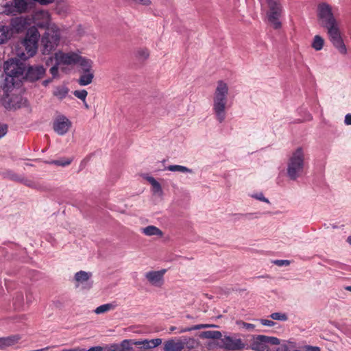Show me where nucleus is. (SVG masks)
Wrapping results in <instances>:
<instances>
[{
	"label": "nucleus",
	"mask_w": 351,
	"mask_h": 351,
	"mask_svg": "<svg viewBox=\"0 0 351 351\" xmlns=\"http://www.w3.org/2000/svg\"><path fill=\"white\" fill-rule=\"evenodd\" d=\"M164 170L170 171L172 172H180L183 173H193L194 171L193 169H189L185 166L179 165H171L167 167H165Z\"/></svg>",
	"instance_id": "26"
},
{
	"label": "nucleus",
	"mask_w": 351,
	"mask_h": 351,
	"mask_svg": "<svg viewBox=\"0 0 351 351\" xmlns=\"http://www.w3.org/2000/svg\"><path fill=\"white\" fill-rule=\"evenodd\" d=\"M192 329H191V327H188V328H182L180 330V332H189V331H191Z\"/></svg>",
	"instance_id": "55"
},
{
	"label": "nucleus",
	"mask_w": 351,
	"mask_h": 351,
	"mask_svg": "<svg viewBox=\"0 0 351 351\" xmlns=\"http://www.w3.org/2000/svg\"><path fill=\"white\" fill-rule=\"evenodd\" d=\"M162 343V339L160 338L153 339L134 340L125 339L120 343H114L110 345V351H132V346H141L144 348H154Z\"/></svg>",
	"instance_id": "8"
},
{
	"label": "nucleus",
	"mask_w": 351,
	"mask_h": 351,
	"mask_svg": "<svg viewBox=\"0 0 351 351\" xmlns=\"http://www.w3.org/2000/svg\"><path fill=\"white\" fill-rule=\"evenodd\" d=\"M21 339V336L19 335H10L6 337L0 338V348H5L6 347L12 346L17 343Z\"/></svg>",
	"instance_id": "21"
},
{
	"label": "nucleus",
	"mask_w": 351,
	"mask_h": 351,
	"mask_svg": "<svg viewBox=\"0 0 351 351\" xmlns=\"http://www.w3.org/2000/svg\"><path fill=\"white\" fill-rule=\"evenodd\" d=\"M68 88L64 86H57L53 90V95L60 98H64L68 94Z\"/></svg>",
	"instance_id": "30"
},
{
	"label": "nucleus",
	"mask_w": 351,
	"mask_h": 351,
	"mask_svg": "<svg viewBox=\"0 0 351 351\" xmlns=\"http://www.w3.org/2000/svg\"><path fill=\"white\" fill-rule=\"evenodd\" d=\"M40 34L36 27L33 26L27 29L25 37L21 42L22 47L25 52L18 53V56L22 60H26L32 57L36 52Z\"/></svg>",
	"instance_id": "7"
},
{
	"label": "nucleus",
	"mask_w": 351,
	"mask_h": 351,
	"mask_svg": "<svg viewBox=\"0 0 351 351\" xmlns=\"http://www.w3.org/2000/svg\"><path fill=\"white\" fill-rule=\"evenodd\" d=\"M71 127V121L64 115L59 114L53 121V129L60 136L66 134Z\"/></svg>",
	"instance_id": "12"
},
{
	"label": "nucleus",
	"mask_w": 351,
	"mask_h": 351,
	"mask_svg": "<svg viewBox=\"0 0 351 351\" xmlns=\"http://www.w3.org/2000/svg\"><path fill=\"white\" fill-rule=\"evenodd\" d=\"M117 304L115 303H107L97 307L94 310V312L96 314L99 315L114 310Z\"/></svg>",
	"instance_id": "29"
},
{
	"label": "nucleus",
	"mask_w": 351,
	"mask_h": 351,
	"mask_svg": "<svg viewBox=\"0 0 351 351\" xmlns=\"http://www.w3.org/2000/svg\"><path fill=\"white\" fill-rule=\"evenodd\" d=\"M149 56V52L147 49L142 48L136 51V56L141 60H146Z\"/></svg>",
	"instance_id": "32"
},
{
	"label": "nucleus",
	"mask_w": 351,
	"mask_h": 351,
	"mask_svg": "<svg viewBox=\"0 0 351 351\" xmlns=\"http://www.w3.org/2000/svg\"><path fill=\"white\" fill-rule=\"evenodd\" d=\"M228 92V84L222 80L218 81L213 97V110H225Z\"/></svg>",
	"instance_id": "11"
},
{
	"label": "nucleus",
	"mask_w": 351,
	"mask_h": 351,
	"mask_svg": "<svg viewBox=\"0 0 351 351\" xmlns=\"http://www.w3.org/2000/svg\"><path fill=\"white\" fill-rule=\"evenodd\" d=\"M332 228H337V226H335V225H332Z\"/></svg>",
	"instance_id": "61"
},
{
	"label": "nucleus",
	"mask_w": 351,
	"mask_h": 351,
	"mask_svg": "<svg viewBox=\"0 0 351 351\" xmlns=\"http://www.w3.org/2000/svg\"><path fill=\"white\" fill-rule=\"evenodd\" d=\"M23 300V296L22 294H19L16 297L14 305L16 306V308H19L21 307Z\"/></svg>",
	"instance_id": "47"
},
{
	"label": "nucleus",
	"mask_w": 351,
	"mask_h": 351,
	"mask_svg": "<svg viewBox=\"0 0 351 351\" xmlns=\"http://www.w3.org/2000/svg\"><path fill=\"white\" fill-rule=\"evenodd\" d=\"M60 64H57L56 62L55 65H53L49 70L50 73L52 75L53 77H56L58 75V66Z\"/></svg>",
	"instance_id": "45"
},
{
	"label": "nucleus",
	"mask_w": 351,
	"mask_h": 351,
	"mask_svg": "<svg viewBox=\"0 0 351 351\" xmlns=\"http://www.w3.org/2000/svg\"><path fill=\"white\" fill-rule=\"evenodd\" d=\"M182 344L180 338L171 339L166 341L164 343V351H182Z\"/></svg>",
	"instance_id": "20"
},
{
	"label": "nucleus",
	"mask_w": 351,
	"mask_h": 351,
	"mask_svg": "<svg viewBox=\"0 0 351 351\" xmlns=\"http://www.w3.org/2000/svg\"><path fill=\"white\" fill-rule=\"evenodd\" d=\"M174 329H175V328H174V327H171V330H173Z\"/></svg>",
	"instance_id": "60"
},
{
	"label": "nucleus",
	"mask_w": 351,
	"mask_h": 351,
	"mask_svg": "<svg viewBox=\"0 0 351 351\" xmlns=\"http://www.w3.org/2000/svg\"><path fill=\"white\" fill-rule=\"evenodd\" d=\"M237 324L241 328H242L243 329H245L247 331H252L255 328V326L254 324H250V323H246V322H244L242 321L237 322Z\"/></svg>",
	"instance_id": "35"
},
{
	"label": "nucleus",
	"mask_w": 351,
	"mask_h": 351,
	"mask_svg": "<svg viewBox=\"0 0 351 351\" xmlns=\"http://www.w3.org/2000/svg\"><path fill=\"white\" fill-rule=\"evenodd\" d=\"M31 19L32 23H33L38 27L46 29L41 38L42 51L44 54L50 53L55 50L60 41L59 28L50 22V15L45 10L35 12Z\"/></svg>",
	"instance_id": "3"
},
{
	"label": "nucleus",
	"mask_w": 351,
	"mask_h": 351,
	"mask_svg": "<svg viewBox=\"0 0 351 351\" xmlns=\"http://www.w3.org/2000/svg\"><path fill=\"white\" fill-rule=\"evenodd\" d=\"M94 77L93 71L91 72H82L77 82L81 86H86L90 84Z\"/></svg>",
	"instance_id": "25"
},
{
	"label": "nucleus",
	"mask_w": 351,
	"mask_h": 351,
	"mask_svg": "<svg viewBox=\"0 0 351 351\" xmlns=\"http://www.w3.org/2000/svg\"><path fill=\"white\" fill-rule=\"evenodd\" d=\"M133 3L148 6L152 2L150 0H130Z\"/></svg>",
	"instance_id": "43"
},
{
	"label": "nucleus",
	"mask_w": 351,
	"mask_h": 351,
	"mask_svg": "<svg viewBox=\"0 0 351 351\" xmlns=\"http://www.w3.org/2000/svg\"><path fill=\"white\" fill-rule=\"evenodd\" d=\"M180 341L182 344V350L190 351L198 346V341L193 337L183 336L180 337Z\"/></svg>",
	"instance_id": "22"
},
{
	"label": "nucleus",
	"mask_w": 351,
	"mask_h": 351,
	"mask_svg": "<svg viewBox=\"0 0 351 351\" xmlns=\"http://www.w3.org/2000/svg\"><path fill=\"white\" fill-rule=\"evenodd\" d=\"M324 43V39L320 36L316 35L313 38L312 47L316 51H319L323 48Z\"/></svg>",
	"instance_id": "31"
},
{
	"label": "nucleus",
	"mask_w": 351,
	"mask_h": 351,
	"mask_svg": "<svg viewBox=\"0 0 351 351\" xmlns=\"http://www.w3.org/2000/svg\"><path fill=\"white\" fill-rule=\"evenodd\" d=\"M250 196L254 199H257V200H259V201H261V202H265L267 204H270L269 200L264 196V195L262 192L253 193V194L250 195Z\"/></svg>",
	"instance_id": "34"
},
{
	"label": "nucleus",
	"mask_w": 351,
	"mask_h": 351,
	"mask_svg": "<svg viewBox=\"0 0 351 351\" xmlns=\"http://www.w3.org/2000/svg\"><path fill=\"white\" fill-rule=\"evenodd\" d=\"M144 178L152 185L154 194L161 195L162 190L160 184L152 176H145Z\"/></svg>",
	"instance_id": "24"
},
{
	"label": "nucleus",
	"mask_w": 351,
	"mask_h": 351,
	"mask_svg": "<svg viewBox=\"0 0 351 351\" xmlns=\"http://www.w3.org/2000/svg\"><path fill=\"white\" fill-rule=\"evenodd\" d=\"M141 232L146 236H162V232L154 226H148L141 228Z\"/></svg>",
	"instance_id": "27"
},
{
	"label": "nucleus",
	"mask_w": 351,
	"mask_h": 351,
	"mask_svg": "<svg viewBox=\"0 0 351 351\" xmlns=\"http://www.w3.org/2000/svg\"><path fill=\"white\" fill-rule=\"evenodd\" d=\"M31 24L32 19L30 18L19 16L11 19L10 27L14 34L23 32Z\"/></svg>",
	"instance_id": "17"
},
{
	"label": "nucleus",
	"mask_w": 351,
	"mask_h": 351,
	"mask_svg": "<svg viewBox=\"0 0 351 351\" xmlns=\"http://www.w3.org/2000/svg\"><path fill=\"white\" fill-rule=\"evenodd\" d=\"M273 263L279 267L288 266L290 264V261L288 260H275Z\"/></svg>",
	"instance_id": "44"
},
{
	"label": "nucleus",
	"mask_w": 351,
	"mask_h": 351,
	"mask_svg": "<svg viewBox=\"0 0 351 351\" xmlns=\"http://www.w3.org/2000/svg\"><path fill=\"white\" fill-rule=\"evenodd\" d=\"M325 262L332 267L335 266V265H338V269H343L345 267L344 264L334 260L326 259Z\"/></svg>",
	"instance_id": "42"
},
{
	"label": "nucleus",
	"mask_w": 351,
	"mask_h": 351,
	"mask_svg": "<svg viewBox=\"0 0 351 351\" xmlns=\"http://www.w3.org/2000/svg\"><path fill=\"white\" fill-rule=\"evenodd\" d=\"M32 1L38 2L42 5H47L53 3L54 0H32Z\"/></svg>",
	"instance_id": "52"
},
{
	"label": "nucleus",
	"mask_w": 351,
	"mask_h": 351,
	"mask_svg": "<svg viewBox=\"0 0 351 351\" xmlns=\"http://www.w3.org/2000/svg\"><path fill=\"white\" fill-rule=\"evenodd\" d=\"M344 123L346 125H351V113H348L345 116Z\"/></svg>",
	"instance_id": "51"
},
{
	"label": "nucleus",
	"mask_w": 351,
	"mask_h": 351,
	"mask_svg": "<svg viewBox=\"0 0 351 351\" xmlns=\"http://www.w3.org/2000/svg\"><path fill=\"white\" fill-rule=\"evenodd\" d=\"M317 16L322 27L326 29L328 39L332 46L341 54H346L347 48L342 38L339 23L334 16L332 8L326 3H319L317 7Z\"/></svg>",
	"instance_id": "1"
},
{
	"label": "nucleus",
	"mask_w": 351,
	"mask_h": 351,
	"mask_svg": "<svg viewBox=\"0 0 351 351\" xmlns=\"http://www.w3.org/2000/svg\"><path fill=\"white\" fill-rule=\"evenodd\" d=\"M208 326H209L206 325V324H197V325H195V326L191 327V329H192V330H199L201 328H206Z\"/></svg>",
	"instance_id": "53"
},
{
	"label": "nucleus",
	"mask_w": 351,
	"mask_h": 351,
	"mask_svg": "<svg viewBox=\"0 0 351 351\" xmlns=\"http://www.w3.org/2000/svg\"><path fill=\"white\" fill-rule=\"evenodd\" d=\"M4 72L5 74V86L8 88L14 86L19 78L23 75L25 69L22 63L17 59L11 58L4 63Z\"/></svg>",
	"instance_id": "6"
},
{
	"label": "nucleus",
	"mask_w": 351,
	"mask_h": 351,
	"mask_svg": "<svg viewBox=\"0 0 351 351\" xmlns=\"http://www.w3.org/2000/svg\"><path fill=\"white\" fill-rule=\"evenodd\" d=\"M259 213H249L245 214L240 215L243 218L245 219H253L259 217Z\"/></svg>",
	"instance_id": "40"
},
{
	"label": "nucleus",
	"mask_w": 351,
	"mask_h": 351,
	"mask_svg": "<svg viewBox=\"0 0 351 351\" xmlns=\"http://www.w3.org/2000/svg\"><path fill=\"white\" fill-rule=\"evenodd\" d=\"M312 119V116L310 114H306L305 117L303 119H298L297 122H303L306 121H310Z\"/></svg>",
	"instance_id": "54"
},
{
	"label": "nucleus",
	"mask_w": 351,
	"mask_h": 351,
	"mask_svg": "<svg viewBox=\"0 0 351 351\" xmlns=\"http://www.w3.org/2000/svg\"><path fill=\"white\" fill-rule=\"evenodd\" d=\"M333 267H335L336 269H338V265H335V266Z\"/></svg>",
	"instance_id": "59"
},
{
	"label": "nucleus",
	"mask_w": 351,
	"mask_h": 351,
	"mask_svg": "<svg viewBox=\"0 0 351 351\" xmlns=\"http://www.w3.org/2000/svg\"><path fill=\"white\" fill-rule=\"evenodd\" d=\"M270 317L274 320L279 321H287L288 319V317L285 313L278 312L271 313Z\"/></svg>",
	"instance_id": "33"
},
{
	"label": "nucleus",
	"mask_w": 351,
	"mask_h": 351,
	"mask_svg": "<svg viewBox=\"0 0 351 351\" xmlns=\"http://www.w3.org/2000/svg\"><path fill=\"white\" fill-rule=\"evenodd\" d=\"M165 272V269L152 271L147 272L145 277L152 285L160 287L163 284V276Z\"/></svg>",
	"instance_id": "19"
},
{
	"label": "nucleus",
	"mask_w": 351,
	"mask_h": 351,
	"mask_svg": "<svg viewBox=\"0 0 351 351\" xmlns=\"http://www.w3.org/2000/svg\"><path fill=\"white\" fill-rule=\"evenodd\" d=\"M260 322L261 323L262 325L266 326H273L275 325V322L269 319H260Z\"/></svg>",
	"instance_id": "48"
},
{
	"label": "nucleus",
	"mask_w": 351,
	"mask_h": 351,
	"mask_svg": "<svg viewBox=\"0 0 351 351\" xmlns=\"http://www.w3.org/2000/svg\"><path fill=\"white\" fill-rule=\"evenodd\" d=\"M226 111H215V117L219 121V122L221 123L224 121L226 117Z\"/></svg>",
	"instance_id": "39"
},
{
	"label": "nucleus",
	"mask_w": 351,
	"mask_h": 351,
	"mask_svg": "<svg viewBox=\"0 0 351 351\" xmlns=\"http://www.w3.org/2000/svg\"><path fill=\"white\" fill-rule=\"evenodd\" d=\"M22 181H21V182H23L25 185L30 187V188H32V189H40V186L38 184L34 182V181L32 180H27V179H25V178H22Z\"/></svg>",
	"instance_id": "36"
},
{
	"label": "nucleus",
	"mask_w": 351,
	"mask_h": 351,
	"mask_svg": "<svg viewBox=\"0 0 351 351\" xmlns=\"http://www.w3.org/2000/svg\"><path fill=\"white\" fill-rule=\"evenodd\" d=\"M276 351H289V348L287 344H280L276 349Z\"/></svg>",
	"instance_id": "49"
},
{
	"label": "nucleus",
	"mask_w": 351,
	"mask_h": 351,
	"mask_svg": "<svg viewBox=\"0 0 351 351\" xmlns=\"http://www.w3.org/2000/svg\"><path fill=\"white\" fill-rule=\"evenodd\" d=\"M92 273L84 271H80L75 274V286H81L82 289H90L93 286V281L90 280Z\"/></svg>",
	"instance_id": "15"
},
{
	"label": "nucleus",
	"mask_w": 351,
	"mask_h": 351,
	"mask_svg": "<svg viewBox=\"0 0 351 351\" xmlns=\"http://www.w3.org/2000/svg\"><path fill=\"white\" fill-rule=\"evenodd\" d=\"M13 36V31L8 25H0V44L7 42Z\"/></svg>",
	"instance_id": "23"
},
{
	"label": "nucleus",
	"mask_w": 351,
	"mask_h": 351,
	"mask_svg": "<svg viewBox=\"0 0 351 351\" xmlns=\"http://www.w3.org/2000/svg\"><path fill=\"white\" fill-rule=\"evenodd\" d=\"M6 175H7V177L9 178L12 180L18 181V182L22 181V180H21L22 178H21L19 176H18L17 174H16L15 173H14L12 171H8L6 173Z\"/></svg>",
	"instance_id": "41"
},
{
	"label": "nucleus",
	"mask_w": 351,
	"mask_h": 351,
	"mask_svg": "<svg viewBox=\"0 0 351 351\" xmlns=\"http://www.w3.org/2000/svg\"><path fill=\"white\" fill-rule=\"evenodd\" d=\"M7 103L5 108L10 109H19L27 107V101L21 95H12L10 97H8V101L5 100Z\"/></svg>",
	"instance_id": "18"
},
{
	"label": "nucleus",
	"mask_w": 351,
	"mask_h": 351,
	"mask_svg": "<svg viewBox=\"0 0 351 351\" xmlns=\"http://www.w3.org/2000/svg\"><path fill=\"white\" fill-rule=\"evenodd\" d=\"M51 82V80L49 79V80H44L43 84L44 86H47V84L49 83H50Z\"/></svg>",
	"instance_id": "56"
},
{
	"label": "nucleus",
	"mask_w": 351,
	"mask_h": 351,
	"mask_svg": "<svg viewBox=\"0 0 351 351\" xmlns=\"http://www.w3.org/2000/svg\"><path fill=\"white\" fill-rule=\"evenodd\" d=\"M77 63L80 64L82 68V72H91L93 67V62L90 60L82 58L79 56V60Z\"/></svg>",
	"instance_id": "28"
},
{
	"label": "nucleus",
	"mask_w": 351,
	"mask_h": 351,
	"mask_svg": "<svg viewBox=\"0 0 351 351\" xmlns=\"http://www.w3.org/2000/svg\"><path fill=\"white\" fill-rule=\"evenodd\" d=\"M268 5L267 13L269 24L276 29L281 27L280 18L282 12V7L279 0H266Z\"/></svg>",
	"instance_id": "10"
},
{
	"label": "nucleus",
	"mask_w": 351,
	"mask_h": 351,
	"mask_svg": "<svg viewBox=\"0 0 351 351\" xmlns=\"http://www.w3.org/2000/svg\"><path fill=\"white\" fill-rule=\"evenodd\" d=\"M345 289L346 291H350L351 292V286H347L345 287Z\"/></svg>",
	"instance_id": "58"
},
{
	"label": "nucleus",
	"mask_w": 351,
	"mask_h": 351,
	"mask_svg": "<svg viewBox=\"0 0 351 351\" xmlns=\"http://www.w3.org/2000/svg\"><path fill=\"white\" fill-rule=\"evenodd\" d=\"M317 16L322 27L326 29L328 39L332 46L341 54H346L347 48L342 38L339 23L334 16L332 8L326 3H319L317 7Z\"/></svg>",
	"instance_id": "2"
},
{
	"label": "nucleus",
	"mask_w": 351,
	"mask_h": 351,
	"mask_svg": "<svg viewBox=\"0 0 351 351\" xmlns=\"http://www.w3.org/2000/svg\"><path fill=\"white\" fill-rule=\"evenodd\" d=\"M305 349L306 351H321L320 348L318 346H306Z\"/></svg>",
	"instance_id": "50"
},
{
	"label": "nucleus",
	"mask_w": 351,
	"mask_h": 351,
	"mask_svg": "<svg viewBox=\"0 0 351 351\" xmlns=\"http://www.w3.org/2000/svg\"><path fill=\"white\" fill-rule=\"evenodd\" d=\"M8 132V125L6 124L0 123V138L3 137Z\"/></svg>",
	"instance_id": "46"
},
{
	"label": "nucleus",
	"mask_w": 351,
	"mask_h": 351,
	"mask_svg": "<svg viewBox=\"0 0 351 351\" xmlns=\"http://www.w3.org/2000/svg\"><path fill=\"white\" fill-rule=\"evenodd\" d=\"M199 337L202 339L217 340V345L226 351H241L248 349V345L242 341L238 334L222 336L219 331L206 330L202 332Z\"/></svg>",
	"instance_id": "4"
},
{
	"label": "nucleus",
	"mask_w": 351,
	"mask_h": 351,
	"mask_svg": "<svg viewBox=\"0 0 351 351\" xmlns=\"http://www.w3.org/2000/svg\"><path fill=\"white\" fill-rule=\"evenodd\" d=\"M74 95L81 100L84 101L87 96V91L86 90H75Z\"/></svg>",
	"instance_id": "37"
},
{
	"label": "nucleus",
	"mask_w": 351,
	"mask_h": 351,
	"mask_svg": "<svg viewBox=\"0 0 351 351\" xmlns=\"http://www.w3.org/2000/svg\"><path fill=\"white\" fill-rule=\"evenodd\" d=\"M79 55L75 53H63L58 51L55 53V60L57 64L72 65L77 63Z\"/></svg>",
	"instance_id": "16"
},
{
	"label": "nucleus",
	"mask_w": 351,
	"mask_h": 351,
	"mask_svg": "<svg viewBox=\"0 0 351 351\" xmlns=\"http://www.w3.org/2000/svg\"><path fill=\"white\" fill-rule=\"evenodd\" d=\"M32 0H13L5 5V12L11 14L25 12L32 7Z\"/></svg>",
	"instance_id": "13"
},
{
	"label": "nucleus",
	"mask_w": 351,
	"mask_h": 351,
	"mask_svg": "<svg viewBox=\"0 0 351 351\" xmlns=\"http://www.w3.org/2000/svg\"><path fill=\"white\" fill-rule=\"evenodd\" d=\"M46 73V69L42 65L29 66L25 72V77L30 82L41 79Z\"/></svg>",
	"instance_id": "14"
},
{
	"label": "nucleus",
	"mask_w": 351,
	"mask_h": 351,
	"mask_svg": "<svg viewBox=\"0 0 351 351\" xmlns=\"http://www.w3.org/2000/svg\"><path fill=\"white\" fill-rule=\"evenodd\" d=\"M71 162V159H65V160H56L51 162V163L55 164L58 166L65 167L70 165Z\"/></svg>",
	"instance_id": "38"
},
{
	"label": "nucleus",
	"mask_w": 351,
	"mask_h": 351,
	"mask_svg": "<svg viewBox=\"0 0 351 351\" xmlns=\"http://www.w3.org/2000/svg\"><path fill=\"white\" fill-rule=\"evenodd\" d=\"M280 339L274 337H269L263 335H252L251 343L248 346L254 351H271L269 345H279Z\"/></svg>",
	"instance_id": "9"
},
{
	"label": "nucleus",
	"mask_w": 351,
	"mask_h": 351,
	"mask_svg": "<svg viewBox=\"0 0 351 351\" xmlns=\"http://www.w3.org/2000/svg\"><path fill=\"white\" fill-rule=\"evenodd\" d=\"M346 241L351 245V235L347 238Z\"/></svg>",
	"instance_id": "57"
},
{
	"label": "nucleus",
	"mask_w": 351,
	"mask_h": 351,
	"mask_svg": "<svg viewBox=\"0 0 351 351\" xmlns=\"http://www.w3.org/2000/svg\"><path fill=\"white\" fill-rule=\"evenodd\" d=\"M305 167V152L298 147L290 155L287 162V176L290 180L295 181L302 176Z\"/></svg>",
	"instance_id": "5"
}]
</instances>
